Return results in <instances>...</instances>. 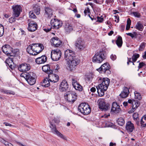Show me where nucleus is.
<instances>
[{"mask_svg": "<svg viewBox=\"0 0 146 146\" xmlns=\"http://www.w3.org/2000/svg\"><path fill=\"white\" fill-rule=\"evenodd\" d=\"M64 58L67 61L70 62L68 66L70 71L74 70L80 62V59L76 57L74 51L69 49H67L65 51Z\"/></svg>", "mask_w": 146, "mask_h": 146, "instance_id": "f257e3e1", "label": "nucleus"}, {"mask_svg": "<svg viewBox=\"0 0 146 146\" xmlns=\"http://www.w3.org/2000/svg\"><path fill=\"white\" fill-rule=\"evenodd\" d=\"M98 82L100 84L96 88L97 92L100 97L103 96L104 94V92L106 91L109 86L110 80L107 78L98 77L97 79Z\"/></svg>", "mask_w": 146, "mask_h": 146, "instance_id": "f03ea898", "label": "nucleus"}, {"mask_svg": "<svg viewBox=\"0 0 146 146\" xmlns=\"http://www.w3.org/2000/svg\"><path fill=\"white\" fill-rule=\"evenodd\" d=\"M106 50H102L99 52L96 53L93 58L92 61L94 62L101 63L106 59L107 56Z\"/></svg>", "mask_w": 146, "mask_h": 146, "instance_id": "7ed1b4c3", "label": "nucleus"}, {"mask_svg": "<svg viewBox=\"0 0 146 146\" xmlns=\"http://www.w3.org/2000/svg\"><path fill=\"white\" fill-rule=\"evenodd\" d=\"M60 122V119L58 118H54L51 121H50V127L51 131L54 134H56L59 137L64 139L63 135L56 129V126L54 123L58 124Z\"/></svg>", "mask_w": 146, "mask_h": 146, "instance_id": "20e7f679", "label": "nucleus"}, {"mask_svg": "<svg viewBox=\"0 0 146 146\" xmlns=\"http://www.w3.org/2000/svg\"><path fill=\"white\" fill-rule=\"evenodd\" d=\"M22 76L24 77L28 83L31 85H34L36 82V76L35 73L33 72H25Z\"/></svg>", "mask_w": 146, "mask_h": 146, "instance_id": "39448f33", "label": "nucleus"}, {"mask_svg": "<svg viewBox=\"0 0 146 146\" xmlns=\"http://www.w3.org/2000/svg\"><path fill=\"white\" fill-rule=\"evenodd\" d=\"M78 111L84 115H87L91 112V108L89 105L85 103H82L78 106Z\"/></svg>", "mask_w": 146, "mask_h": 146, "instance_id": "423d86ee", "label": "nucleus"}, {"mask_svg": "<svg viewBox=\"0 0 146 146\" xmlns=\"http://www.w3.org/2000/svg\"><path fill=\"white\" fill-rule=\"evenodd\" d=\"M64 97L66 101L72 104L76 100L77 95L75 92L68 91L64 94Z\"/></svg>", "mask_w": 146, "mask_h": 146, "instance_id": "0eeeda50", "label": "nucleus"}, {"mask_svg": "<svg viewBox=\"0 0 146 146\" xmlns=\"http://www.w3.org/2000/svg\"><path fill=\"white\" fill-rule=\"evenodd\" d=\"M110 68L109 64L108 62H106L102 64L99 68L97 69V70L100 73L110 74L111 73V71L110 70Z\"/></svg>", "mask_w": 146, "mask_h": 146, "instance_id": "6e6552de", "label": "nucleus"}, {"mask_svg": "<svg viewBox=\"0 0 146 146\" xmlns=\"http://www.w3.org/2000/svg\"><path fill=\"white\" fill-rule=\"evenodd\" d=\"M61 52L58 49H55L51 51V57L54 61H57L59 60L61 56Z\"/></svg>", "mask_w": 146, "mask_h": 146, "instance_id": "1a4fd4ad", "label": "nucleus"}, {"mask_svg": "<svg viewBox=\"0 0 146 146\" xmlns=\"http://www.w3.org/2000/svg\"><path fill=\"white\" fill-rule=\"evenodd\" d=\"M128 102L129 104H132V109L128 112L129 113H133L140 105V102L138 100L134 99L132 100L131 99L128 100Z\"/></svg>", "mask_w": 146, "mask_h": 146, "instance_id": "9d476101", "label": "nucleus"}, {"mask_svg": "<svg viewBox=\"0 0 146 146\" xmlns=\"http://www.w3.org/2000/svg\"><path fill=\"white\" fill-rule=\"evenodd\" d=\"M50 24L52 27V29H58L62 26V23L60 20L54 18L51 20Z\"/></svg>", "mask_w": 146, "mask_h": 146, "instance_id": "9b49d317", "label": "nucleus"}, {"mask_svg": "<svg viewBox=\"0 0 146 146\" xmlns=\"http://www.w3.org/2000/svg\"><path fill=\"white\" fill-rule=\"evenodd\" d=\"M2 50L3 52L5 54L8 56H11V54L14 53L13 49L8 44H5L2 48Z\"/></svg>", "mask_w": 146, "mask_h": 146, "instance_id": "f8f14e48", "label": "nucleus"}, {"mask_svg": "<svg viewBox=\"0 0 146 146\" xmlns=\"http://www.w3.org/2000/svg\"><path fill=\"white\" fill-rule=\"evenodd\" d=\"M12 9L13 10V16L14 17H18L22 11L21 6L19 5H13Z\"/></svg>", "mask_w": 146, "mask_h": 146, "instance_id": "ddd939ff", "label": "nucleus"}, {"mask_svg": "<svg viewBox=\"0 0 146 146\" xmlns=\"http://www.w3.org/2000/svg\"><path fill=\"white\" fill-rule=\"evenodd\" d=\"M16 68L21 72H26L31 69V66L29 64L24 63L20 64L19 66L17 65Z\"/></svg>", "mask_w": 146, "mask_h": 146, "instance_id": "4468645a", "label": "nucleus"}, {"mask_svg": "<svg viewBox=\"0 0 146 146\" xmlns=\"http://www.w3.org/2000/svg\"><path fill=\"white\" fill-rule=\"evenodd\" d=\"M70 90V88L66 80H63L60 85L59 90L61 92H65Z\"/></svg>", "mask_w": 146, "mask_h": 146, "instance_id": "2eb2a0df", "label": "nucleus"}, {"mask_svg": "<svg viewBox=\"0 0 146 146\" xmlns=\"http://www.w3.org/2000/svg\"><path fill=\"white\" fill-rule=\"evenodd\" d=\"M30 21L28 24V29L29 31L33 32L36 31L37 29V25L36 23L32 20L29 19Z\"/></svg>", "mask_w": 146, "mask_h": 146, "instance_id": "dca6fc26", "label": "nucleus"}, {"mask_svg": "<svg viewBox=\"0 0 146 146\" xmlns=\"http://www.w3.org/2000/svg\"><path fill=\"white\" fill-rule=\"evenodd\" d=\"M75 45L76 48L80 50H82L86 47L85 45L83 42H82L81 38H78L76 41Z\"/></svg>", "mask_w": 146, "mask_h": 146, "instance_id": "f3484780", "label": "nucleus"}, {"mask_svg": "<svg viewBox=\"0 0 146 146\" xmlns=\"http://www.w3.org/2000/svg\"><path fill=\"white\" fill-rule=\"evenodd\" d=\"M6 65L7 67L9 66L11 70H14L17 68L16 65H14L13 62V58L8 57L6 60Z\"/></svg>", "mask_w": 146, "mask_h": 146, "instance_id": "a211bd4d", "label": "nucleus"}, {"mask_svg": "<svg viewBox=\"0 0 146 146\" xmlns=\"http://www.w3.org/2000/svg\"><path fill=\"white\" fill-rule=\"evenodd\" d=\"M52 72H53L52 71ZM48 77L51 82L56 83L57 82L59 79V76L56 74L53 73V72L50 73L48 74Z\"/></svg>", "mask_w": 146, "mask_h": 146, "instance_id": "6ab92c4d", "label": "nucleus"}, {"mask_svg": "<svg viewBox=\"0 0 146 146\" xmlns=\"http://www.w3.org/2000/svg\"><path fill=\"white\" fill-rule=\"evenodd\" d=\"M109 106V104L106 103L104 100L100 101L99 103V108L103 111L108 110Z\"/></svg>", "mask_w": 146, "mask_h": 146, "instance_id": "aec40b11", "label": "nucleus"}, {"mask_svg": "<svg viewBox=\"0 0 146 146\" xmlns=\"http://www.w3.org/2000/svg\"><path fill=\"white\" fill-rule=\"evenodd\" d=\"M50 42L52 45L56 47L60 46L62 42L57 37H53L50 40Z\"/></svg>", "mask_w": 146, "mask_h": 146, "instance_id": "412c9836", "label": "nucleus"}, {"mask_svg": "<svg viewBox=\"0 0 146 146\" xmlns=\"http://www.w3.org/2000/svg\"><path fill=\"white\" fill-rule=\"evenodd\" d=\"M121 110L119 105L116 102L112 103L111 109V112L117 113Z\"/></svg>", "mask_w": 146, "mask_h": 146, "instance_id": "4be33fe9", "label": "nucleus"}, {"mask_svg": "<svg viewBox=\"0 0 146 146\" xmlns=\"http://www.w3.org/2000/svg\"><path fill=\"white\" fill-rule=\"evenodd\" d=\"M125 128L127 132L129 133L132 132L135 129L133 124L131 121H128L127 123Z\"/></svg>", "mask_w": 146, "mask_h": 146, "instance_id": "5701e85b", "label": "nucleus"}, {"mask_svg": "<svg viewBox=\"0 0 146 146\" xmlns=\"http://www.w3.org/2000/svg\"><path fill=\"white\" fill-rule=\"evenodd\" d=\"M36 46V48H33L35 55L41 52L44 48V46L42 44L39 43L38 45Z\"/></svg>", "mask_w": 146, "mask_h": 146, "instance_id": "b1692460", "label": "nucleus"}, {"mask_svg": "<svg viewBox=\"0 0 146 146\" xmlns=\"http://www.w3.org/2000/svg\"><path fill=\"white\" fill-rule=\"evenodd\" d=\"M47 59V57L45 55H43L35 59L36 62L38 64H43L45 62Z\"/></svg>", "mask_w": 146, "mask_h": 146, "instance_id": "393cba45", "label": "nucleus"}, {"mask_svg": "<svg viewBox=\"0 0 146 146\" xmlns=\"http://www.w3.org/2000/svg\"><path fill=\"white\" fill-rule=\"evenodd\" d=\"M44 15L48 18L50 19L53 15L52 9L49 7H45Z\"/></svg>", "mask_w": 146, "mask_h": 146, "instance_id": "a878e982", "label": "nucleus"}, {"mask_svg": "<svg viewBox=\"0 0 146 146\" xmlns=\"http://www.w3.org/2000/svg\"><path fill=\"white\" fill-rule=\"evenodd\" d=\"M42 70L44 72L48 74L52 72L53 71L50 69L49 65L48 64L43 66L42 67Z\"/></svg>", "mask_w": 146, "mask_h": 146, "instance_id": "bb28decb", "label": "nucleus"}, {"mask_svg": "<svg viewBox=\"0 0 146 146\" xmlns=\"http://www.w3.org/2000/svg\"><path fill=\"white\" fill-rule=\"evenodd\" d=\"M135 28L140 31H142L144 29V26L141 22L139 21L137 22Z\"/></svg>", "mask_w": 146, "mask_h": 146, "instance_id": "cd10ccee", "label": "nucleus"}, {"mask_svg": "<svg viewBox=\"0 0 146 146\" xmlns=\"http://www.w3.org/2000/svg\"><path fill=\"white\" fill-rule=\"evenodd\" d=\"M50 81L49 78L47 77L44 79L43 82L42 83V86L45 87H47L50 85Z\"/></svg>", "mask_w": 146, "mask_h": 146, "instance_id": "c85d7f7f", "label": "nucleus"}, {"mask_svg": "<svg viewBox=\"0 0 146 146\" xmlns=\"http://www.w3.org/2000/svg\"><path fill=\"white\" fill-rule=\"evenodd\" d=\"M27 51L29 54L33 55H35V53H34L33 46L31 44L29 45L27 48Z\"/></svg>", "mask_w": 146, "mask_h": 146, "instance_id": "c756f323", "label": "nucleus"}, {"mask_svg": "<svg viewBox=\"0 0 146 146\" xmlns=\"http://www.w3.org/2000/svg\"><path fill=\"white\" fill-rule=\"evenodd\" d=\"M65 30L67 32H70L73 30L72 24L67 23H66L65 27Z\"/></svg>", "mask_w": 146, "mask_h": 146, "instance_id": "7c9ffc66", "label": "nucleus"}, {"mask_svg": "<svg viewBox=\"0 0 146 146\" xmlns=\"http://www.w3.org/2000/svg\"><path fill=\"white\" fill-rule=\"evenodd\" d=\"M33 9V11L36 15H38L40 14V7L37 5L35 4L34 5Z\"/></svg>", "mask_w": 146, "mask_h": 146, "instance_id": "2f4dec72", "label": "nucleus"}, {"mask_svg": "<svg viewBox=\"0 0 146 146\" xmlns=\"http://www.w3.org/2000/svg\"><path fill=\"white\" fill-rule=\"evenodd\" d=\"M116 43L119 47H120L122 46L123 41L121 37L119 36L117 38V39L116 41Z\"/></svg>", "mask_w": 146, "mask_h": 146, "instance_id": "473e14b6", "label": "nucleus"}, {"mask_svg": "<svg viewBox=\"0 0 146 146\" xmlns=\"http://www.w3.org/2000/svg\"><path fill=\"white\" fill-rule=\"evenodd\" d=\"M0 141L1 143L4 144L5 146H13L11 143L5 141L3 138H1V139Z\"/></svg>", "mask_w": 146, "mask_h": 146, "instance_id": "72a5a7b5", "label": "nucleus"}, {"mask_svg": "<svg viewBox=\"0 0 146 146\" xmlns=\"http://www.w3.org/2000/svg\"><path fill=\"white\" fill-rule=\"evenodd\" d=\"M75 89L80 91H82L83 90V87L79 83H76V85L74 87Z\"/></svg>", "mask_w": 146, "mask_h": 146, "instance_id": "f704fd0d", "label": "nucleus"}, {"mask_svg": "<svg viewBox=\"0 0 146 146\" xmlns=\"http://www.w3.org/2000/svg\"><path fill=\"white\" fill-rule=\"evenodd\" d=\"M139 54H134L132 57V59L133 61V62H135L137 61V59L139 57Z\"/></svg>", "mask_w": 146, "mask_h": 146, "instance_id": "c9c22d12", "label": "nucleus"}, {"mask_svg": "<svg viewBox=\"0 0 146 146\" xmlns=\"http://www.w3.org/2000/svg\"><path fill=\"white\" fill-rule=\"evenodd\" d=\"M118 125L120 126H122L125 123L124 120L122 118H120L117 120Z\"/></svg>", "mask_w": 146, "mask_h": 146, "instance_id": "e433bc0d", "label": "nucleus"}, {"mask_svg": "<svg viewBox=\"0 0 146 146\" xmlns=\"http://www.w3.org/2000/svg\"><path fill=\"white\" fill-rule=\"evenodd\" d=\"M134 94L135 96V99H137L139 100H141L142 97L140 93L138 92L137 91H135L134 92Z\"/></svg>", "mask_w": 146, "mask_h": 146, "instance_id": "4c0bfd02", "label": "nucleus"}, {"mask_svg": "<svg viewBox=\"0 0 146 146\" xmlns=\"http://www.w3.org/2000/svg\"><path fill=\"white\" fill-rule=\"evenodd\" d=\"M146 44V43L144 42H142L140 45L138 49L139 50V51H141L144 50L145 48V44Z\"/></svg>", "mask_w": 146, "mask_h": 146, "instance_id": "58836bf2", "label": "nucleus"}, {"mask_svg": "<svg viewBox=\"0 0 146 146\" xmlns=\"http://www.w3.org/2000/svg\"><path fill=\"white\" fill-rule=\"evenodd\" d=\"M4 32V28L3 25L0 24V37L3 35Z\"/></svg>", "mask_w": 146, "mask_h": 146, "instance_id": "ea45409f", "label": "nucleus"}, {"mask_svg": "<svg viewBox=\"0 0 146 146\" xmlns=\"http://www.w3.org/2000/svg\"><path fill=\"white\" fill-rule=\"evenodd\" d=\"M128 93L125 92L124 91H122L121 94H120V96L122 98H125L127 97L129 95Z\"/></svg>", "mask_w": 146, "mask_h": 146, "instance_id": "a19ab883", "label": "nucleus"}, {"mask_svg": "<svg viewBox=\"0 0 146 146\" xmlns=\"http://www.w3.org/2000/svg\"><path fill=\"white\" fill-rule=\"evenodd\" d=\"M141 124L142 127H144L146 126V121L141 118Z\"/></svg>", "mask_w": 146, "mask_h": 146, "instance_id": "79ce46f5", "label": "nucleus"}, {"mask_svg": "<svg viewBox=\"0 0 146 146\" xmlns=\"http://www.w3.org/2000/svg\"><path fill=\"white\" fill-rule=\"evenodd\" d=\"M29 17L31 18L35 19L36 18V16L34 13L33 11H30L29 12Z\"/></svg>", "mask_w": 146, "mask_h": 146, "instance_id": "37998d69", "label": "nucleus"}, {"mask_svg": "<svg viewBox=\"0 0 146 146\" xmlns=\"http://www.w3.org/2000/svg\"><path fill=\"white\" fill-rule=\"evenodd\" d=\"M52 28V26L48 25V27H46L45 28H43V30L46 33H48L50 31Z\"/></svg>", "mask_w": 146, "mask_h": 146, "instance_id": "c03bdc74", "label": "nucleus"}, {"mask_svg": "<svg viewBox=\"0 0 146 146\" xmlns=\"http://www.w3.org/2000/svg\"><path fill=\"white\" fill-rule=\"evenodd\" d=\"M139 115L138 113H135L133 114V117L134 120L137 121L139 120L138 118Z\"/></svg>", "mask_w": 146, "mask_h": 146, "instance_id": "a18cd8bd", "label": "nucleus"}, {"mask_svg": "<svg viewBox=\"0 0 146 146\" xmlns=\"http://www.w3.org/2000/svg\"><path fill=\"white\" fill-rule=\"evenodd\" d=\"M126 34L127 35L130 36L132 38H133L135 36H136L137 34L135 32H133V34H132L131 33H127Z\"/></svg>", "mask_w": 146, "mask_h": 146, "instance_id": "49530a36", "label": "nucleus"}, {"mask_svg": "<svg viewBox=\"0 0 146 146\" xmlns=\"http://www.w3.org/2000/svg\"><path fill=\"white\" fill-rule=\"evenodd\" d=\"M105 3L107 5H110L111 6L114 3V1L113 0H106Z\"/></svg>", "mask_w": 146, "mask_h": 146, "instance_id": "de8ad7c7", "label": "nucleus"}, {"mask_svg": "<svg viewBox=\"0 0 146 146\" xmlns=\"http://www.w3.org/2000/svg\"><path fill=\"white\" fill-rule=\"evenodd\" d=\"M94 2L99 4H102L103 3L104 0H93Z\"/></svg>", "mask_w": 146, "mask_h": 146, "instance_id": "09e8293b", "label": "nucleus"}, {"mask_svg": "<svg viewBox=\"0 0 146 146\" xmlns=\"http://www.w3.org/2000/svg\"><path fill=\"white\" fill-rule=\"evenodd\" d=\"M133 15L135 17L139 18L140 17V13L137 12H133L132 13Z\"/></svg>", "mask_w": 146, "mask_h": 146, "instance_id": "8fccbe9b", "label": "nucleus"}, {"mask_svg": "<svg viewBox=\"0 0 146 146\" xmlns=\"http://www.w3.org/2000/svg\"><path fill=\"white\" fill-rule=\"evenodd\" d=\"M97 20L96 21V22H99V23H102L104 21L103 18L102 17V16H101L100 17L98 16L97 17Z\"/></svg>", "mask_w": 146, "mask_h": 146, "instance_id": "3c124183", "label": "nucleus"}, {"mask_svg": "<svg viewBox=\"0 0 146 146\" xmlns=\"http://www.w3.org/2000/svg\"><path fill=\"white\" fill-rule=\"evenodd\" d=\"M13 16V17H11L9 19V22L11 23L15 21V17H14V16Z\"/></svg>", "mask_w": 146, "mask_h": 146, "instance_id": "603ef678", "label": "nucleus"}, {"mask_svg": "<svg viewBox=\"0 0 146 146\" xmlns=\"http://www.w3.org/2000/svg\"><path fill=\"white\" fill-rule=\"evenodd\" d=\"M146 65L145 63H144L143 62H142L139 63V65L138 66V68L139 69H140L141 68L143 67L144 66Z\"/></svg>", "mask_w": 146, "mask_h": 146, "instance_id": "864d4df0", "label": "nucleus"}, {"mask_svg": "<svg viewBox=\"0 0 146 146\" xmlns=\"http://www.w3.org/2000/svg\"><path fill=\"white\" fill-rule=\"evenodd\" d=\"M84 13L85 15H86L87 13L88 14H90V12L89 8L88 7H87L86 9H85L84 10Z\"/></svg>", "mask_w": 146, "mask_h": 146, "instance_id": "5fc2aeb1", "label": "nucleus"}, {"mask_svg": "<svg viewBox=\"0 0 146 146\" xmlns=\"http://www.w3.org/2000/svg\"><path fill=\"white\" fill-rule=\"evenodd\" d=\"M122 91H124L125 92H127V93L129 94V89L127 87H123Z\"/></svg>", "mask_w": 146, "mask_h": 146, "instance_id": "6e6d98bb", "label": "nucleus"}, {"mask_svg": "<svg viewBox=\"0 0 146 146\" xmlns=\"http://www.w3.org/2000/svg\"><path fill=\"white\" fill-rule=\"evenodd\" d=\"M115 20V21L118 23L119 21V17L118 15L114 16Z\"/></svg>", "mask_w": 146, "mask_h": 146, "instance_id": "4d7b16f0", "label": "nucleus"}, {"mask_svg": "<svg viewBox=\"0 0 146 146\" xmlns=\"http://www.w3.org/2000/svg\"><path fill=\"white\" fill-rule=\"evenodd\" d=\"M110 58L112 60H114L116 58V56L115 55L111 54L110 56Z\"/></svg>", "mask_w": 146, "mask_h": 146, "instance_id": "13d9d810", "label": "nucleus"}, {"mask_svg": "<svg viewBox=\"0 0 146 146\" xmlns=\"http://www.w3.org/2000/svg\"><path fill=\"white\" fill-rule=\"evenodd\" d=\"M76 83H78L76 80L74 79H72V84L74 87L76 85Z\"/></svg>", "mask_w": 146, "mask_h": 146, "instance_id": "bf43d9fd", "label": "nucleus"}, {"mask_svg": "<svg viewBox=\"0 0 146 146\" xmlns=\"http://www.w3.org/2000/svg\"><path fill=\"white\" fill-rule=\"evenodd\" d=\"M8 93L7 94H12L13 95H14L15 94V92L12 91L11 90H7Z\"/></svg>", "mask_w": 146, "mask_h": 146, "instance_id": "052dcab7", "label": "nucleus"}, {"mask_svg": "<svg viewBox=\"0 0 146 146\" xmlns=\"http://www.w3.org/2000/svg\"><path fill=\"white\" fill-rule=\"evenodd\" d=\"M90 14H88V16L91 19V20L92 21H93L94 20H96V18H94V16H93V15H91V16L90 15Z\"/></svg>", "mask_w": 146, "mask_h": 146, "instance_id": "680f3d73", "label": "nucleus"}, {"mask_svg": "<svg viewBox=\"0 0 146 146\" xmlns=\"http://www.w3.org/2000/svg\"><path fill=\"white\" fill-rule=\"evenodd\" d=\"M127 58V65H129V64L130 63L132 62V61H131V58H129L128 57Z\"/></svg>", "mask_w": 146, "mask_h": 146, "instance_id": "e2e57ef3", "label": "nucleus"}, {"mask_svg": "<svg viewBox=\"0 0 146 146\" xmlns=\"http://www.w3.org/2000/svg\"><path fill=\"white\" fill-rule=\"evenodd\" d=\"M127 25H131V21L130 19L129 18H128L127 21Z\"/></svg>", "mask_w": 146, "mask_h": 146, "instance_id": "0e129e2a", "label": "nucleus"}, {"mask_svg": "<svg viewBox=\"0 0 146 146\" xmlns=\"http://www.w3.org/2000/svg\"><path fill=\"white\" fill-rule=\"evenodd\" d=\"M100 10V9L99 7H95L94 9V12H99Z\"/></svg>", "mask_w": 146, "mask_h": 146, "instance_id": "69168bd1", "label": "nucleus"}, {"mask_svg": "<svg viewBox=\"0 0 146 146\" xmlns=\"http://www.w3.org/2000/svg\"><path fill=\"white\" fill-rule=\"evenodd\" d=\"M90 90L92 92H94L96 91V89L95 87H93L90 89Z\"/></svg>", "mask_w": 146, "mask_h": 146, "instance_id": "338daca9", "label": "nucleus"}, {"mask_svg": "<svg viewBox=\"0 0 146 146\" xmlns=\"http://www.w3.org/2000/svg\"><path fill=\"white\" fill-rule=\"evenodd\" d=\"M3 124H4L6 126H12L11 124L6 122H4Z\"/></svg>", "mask_w": 146, "mask_h": 146, "instance_id": "774afa93", "label": "nucleus"}]
</instances>
